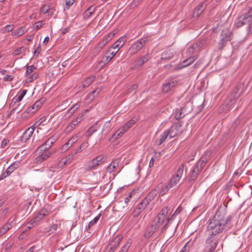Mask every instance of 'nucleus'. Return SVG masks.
<instances>
[{"mask_svg":"<svg viewBox=\"0 0 252 252\" xmlns=\"http://www.w3.org/2000/svg\"><path fill=\"white\" fill-rule=\"evenodd\" d=\"M231 217L227 215L223 210L218 211L211 219L206 227V233L217 235L227 230L230 227Z\"/></svg>","mask_w":252,"mask_h":252,"instance_id":"obj_1","label":"nucleus"},{"mask_svg":"<svg viewBox=\"0 0 252 252\" xmlns=\"http://www.w3.org/2000/svg\"><path fill=\"white\" fill-rule=\"evenodd\" d=\"M150 39L151 37L147 36L133 42L129 49L130 54L131 55L136 54Z\"/></svg>","mask_w":252,"mask_h":252,"instance_id":"obj_2","label":"nucleus"},{"mask_svg":"<svg viewBox=\"0 0 252 252\" xmlns=\"http://www.w3.org/2000/svg\"><path fill=\"white\" fill-rule=\"evenodd\" d=\"M232 34V32L227 28L222 30L220 34V40L218 43L219 50L222 49L225 43L231 40Z\"/></svg>","mask_w":252,"mask_h":252,"instance_id":"obj_3","label":"nucleus"},{"mask_svg":"<svg viewBox=\"0 0 252 252\" xmlns=\"http://www.w3.org/2000/svg\"><path fill=\"white\" fill-rule=\"evenodd\" d=\"M206 162L207 160L202 158L192 168L189 175L190 181H194L197 178L198 174L200 172Z\"/></svg>","mask_w":252,"mask_h":252,"instance_id":"obj_4","label":"nucleus"},{"mask_svg":"<svg viewBox=\"0 0 252 252\" xmlns=\"http://www.w3.org/2000/svg\"><path fill=\"white\" fill-rule=\"evenodd\" d=\"M157 195V190L156 189H152L138 205L137 208H139V210L143 211Z\"/></svg>","mask_w":252,"mask_h":252,"instance_id":"obj_5","label":"nucleus"},{"mask_svg":"<svg viewBox=\"0 0 252 252\" xmlns=\"http://www.w3.org/2000/svg\"><path fill=\"white\" fill-rule=\"evenodd\" d=\"M136 121L134 119H131L129 121H127L125 124L119 128L112 136L114 139H117L119 137L122 136L125 133H126L130 127L133 125Z\"/></svg>","mask_w":252,"mask_h":252,"instance_id":"obj_6","label":"nucleus"},{"mask_svg":"<svg viewBox=\"0 0 252 252\" xmlns=\"http://www.w3.org/2000/svg\"><path fill=\"white\" fill-rule=\"evenodd\" d=\"M103 162V157L101 156L96 157L91 161L88 162L85 166V170L89 171L95 169L97 166Z\"/></svg>","mask_w":252,"mask_h":252,"instance_id":"obj_7","label":"nucleus"},{"mask_svg":"<svg viewBox=\"0 0 252 252\" xmlns=\"http://www.w3.org/2000/svg\"><path fill=\"white\" fill-rule=\"evenodd\" d=\"M207 238L206 240V244L209 247V251L212 252L216 249L218 245V240L217 239L216 236L211 235V233H206Z\"/></svg>","mask_w":252,"mask_h":252,"instance_id":"obj_8","label":"nucleus"},{"mask_svg":"<svg viewBox=\"0 0 252 252\" xmlns=\"http://www.w3.org/2000/svg\"><path fill=\"white\" fill-rule=\"evenodd\" d=\"M184 166L183 164L179 165L175 175L171 179L169 183L173 187L180 180L184 172Z\"/></svg>","mask_w":252,"mask_h":252,"instance_id":"obj_9","label":"nucleus"},{"mask_svg":"<svg viewBox=\"0 0 252 252\" xmlns=\"http://www.w3.org/2000/svg\"><path fill=\"white\" fill-rule=\"evenodd\" d=\"M40 124L38 122L34 123L32 126L29 127L21 137V140L22 142H26L32 136L34 131L35 126H37Z\"/></svg>","mask_w":252,"mask_h":252,"instance_id":"obj_10","label":"nucleus"},{"mask_svg":"<svg viewBox=\"0 0 252 252\" xmlns=\"http://www.w3.org/2000/svg\"><path fill=\"white\" fill-rule=\"evenodd\" d=\"M237 89L232 94H231L226 99L225 102V106L223 108V111L228 110L232 106V104H234L236 99H237L239 94H238Z\"/></svg>","mask_w":252,"mask_h":252,"instance_id":"obj_11","label":"nucleus"},{"mask_svg":"<svg viewBox=\"0 0 252 252\" xmlns=\"http://www.w3.org/2000/svg\"><path fill=\"white\" fill-rule=\"evenodd\" d=\"M250 21V19L244 13L239 16L235 21L234 28H238L246 24L248 22Z\"/></svg>","mask_w":252,"mask_h":252,"instance_id":"obj_12","label":"nucleus"},{"mask_svg":"<svg viewBox=\"0 0 252 252\" xmlns=\"http://www.w3.org/2000/svg\"><path fill=\"white\" fill-rule=\"evenodd\" d=\"M173 186L170 183L167 185H165L162 184H159L157 187L154 189H156L157 191V194L158 193L159 196L164 195L168 190L172 188Z\"/></svg>","mask_w":252,"mask_h":252,"instance_id":"obj_13","label":"nucleus"},{"mask_svg":"<svg viewBox=\"0 0 252 252\" xmlns=\"http://www.w3.org/2000/svg\"><path fill=\"white\" fill-rule=\"evenodd\" d=\"M165 220L160 215H158L155 220V224L148 226L147 230H157Z\"/></svg>","mask_w":252,"mask_h":252,"instance_id":"obj_14","label":"nucleus"},{"mask_svg":"<svg viewBox=\"0 0 252 252\" xmlns=\"http://www.w3.org/2000/svg\"><path fill=\"white\" fill-rule=\"evenodd\" d=\"M126 41V36H123L119 38L111 46L110 49L112 50H116L117 53L119 51L120 48L124 45Z\"/></svg>","mask_w":252,"mask_h":252,"instance_id":"obj_15","label":"nucleus"},{"mask_svg":"<svg viewBox=\"0 0 252 252\" xmlns=\"http://www.w3.org/2000/svg\"><path fill=\"white\" fill-rule=\"evenodd\" d=\"M50 213V209L49 206H45L41 209L38 214L34 217L38 222L43 219V218L49 215Z\"/></svg>","mask_w":252,"mask_h":252,"instance_id":"obj_16","label":"nucleus"},{"mask_svg":"<svg viewBox=\"0 0 252 252\" xmlns=\"http://www.w3.org/2000/svg\"><path fill=\"white\" fill-rule=\"evenodd\" d=\"M89 112L88 109L80 113L75 119H74L70 124V126L74 128L79 123H80L85 118V114Z\"/></svg>","mask_w":252,"mask_h":252,"instance_id":"obj_17","label":"nucleus"},{"mask_svg":"<svg viewBox=\"0 0 252 252\" xmlns=\"http://www.w3.org/2000/svg\"><path fill=\"white\" fill-rule=\"evenodd\" d=\"M181 125L179 124H175L167 130L166 131L170 138L175 137L178 133Z\"/></svg>","mask_w":252,"mask_h":252,"instance_id":"obj_18","label":"nucleus"},{"mask_svg":"<svg viewBox=\"0 0 252 252\" xmlns=\"http://www.w3.org/2000/svg\"><path fill=\"white\" fill-rule=\"evenodd\" d=\"M55 152V151H45L41 155H39L36 158H35V162L37 163H41L44 160L47 159L50 156L53 155Z\"/></svg>","mask_w":252,"mask_h":252,"instance_id":"obj_19","label":"nucleus"},{"mask_svg":"<svg viewBox=\"0 0 252 252\" xmlns=\"http://www.w3.org/2000/svg\"><path fill=\"white\" fill-rule=\"evenodd\" d=\"M176 81L172 79L168 80L165 84H163L162 87V91L164 93H167L174 88L177 85Z\"/></svg>","mask_w":252,"mask_h":252,"instance_id":"obj_20","label":"nucleus"},{"mask_svg":"<svg viewBox=\"0 0 252 252\" xmlns=\"http://www.w3.org/2000/svg\"><path fill=\"white\" fill-rule=\"evenodd\" d=\"M114 35V33H109L105 35L97 44V48L101 49L110 41Z\"/></svg>","mask_w":252,"mask_h":252,"instance_id":"obj_21","label":"nucleus"},{"mask_svg":"<svg viewBox=\"0 0 252 252\" xmlns=\"http://www.w3.org/2000/svg\"><path fill=\"white\" fill-rule=\"evenodd\" d=\"M117 54V51H112L109 49L106 52V55L103 57L102 62L103 64L108 63Z\"/></svg>","mask_w":252,"mask_h":252,"instance_id":"obj_22","label":"nucleus"},{"mask_svg":"<svg viewBox=\"0 0 252 252\" xmlns=\"http://www.w3.org/2000/svg\"><path fill=\"white\" fill-rule=\"evenodd\" d=\"M207 6L206 2H202L195 7L193 12V16L198 17L205 10Z\"/></svg>","mask_w":252,"mask_h":252,"instance_id":"obj_23","label":"nucleus"},{"mask_svg":"<svg viewBox=\"0 0 252 252\" xmlns=\"http://www.w3.org/2000/svg\"><path fill=\"white\" fill-rule=\"evenodd\" d=\"M21 163L19 161H16L12 164H11L6 170L5 175L7 176H9L16 169L20 166Z\"/></svg>","mask_w":252,"mask_h":252,"instance_id":"obj_24","label":"nucleus"},{"mask_svg":"<svg viewBox=\"0 0 252 252\" xmlns=\"http://www.w3.org/2000/svg\"><path fill=\"white\" fill-rule=\"evenodd\" d=\"M56 141V138L54 136H52L49 138L44 143L39 146V148H44V150L50 148L52 145Z\"/></svg>","mask_w":252,"mask_h":252,"instance_id":"obj_25","label":"nucleus"},{"mask_svg":"<svg viewBox=\"0 0 252 252\" xmlns=\"http://www.w3.org/2000/svg\"><path fill=\"white\" fill-rule=\"evenodd\" d=\"M42 99L35 102L32 106L29 107L27 109L26 112L28 113H30L31 114L34 113L38 110L39 107H40L42 105Z\"/></svg>","mask_w":252,"mask_h":252,"instance_id":"obj_26","label":"nucleus"},{"mask_svg":"<svg viewBox=\"0 0 252 252\" xmlns=\"http://www.w3.org/2000/svg\"><path fill=\"white\" fill-rule=\"evenodd\" d=\"M119 161L118 159H115L113 160L110 164L107 167V171L109 173L114 172L116 169L118 167Z\"/></svg>","mask_w":252,"mask_h":252,"instance_id":"obj_27","label":"nucleus"},{"mask_svg":"<svg viewBox=\"0 0 252 252\" xmlns=\"http://www.w3.org/2000/svg\"><path fill=\"white\" fill-rule=\"evenodd\" d=\"M251 19L252 16V1L248 2L243 12Z\"/></svg>","mask_w":252,"mask_h":252,"instance_id":"obj_28","label":"nucleus"},{"mask_svg":"<svg viewBox=\"0 0 252 252\" xmlns=\"http://www.w3.org/2000/svg\"><path fill=\"white\" fill-rule=\"evenodd\" d=\"M27 91L26 90H23L22 91L21 94L19 95L18 96H15L12 101L11 105H12V103H19L23 99V97L26 94Z\"/></svg>","mask_w":252,"mask_h":252,"instance_id":"obj_29","label":"nucleus"},{"mask_svg":"<svg viewBox=\"0 0 252 252\" xmlns=\"http://www.w3.org/2000/svg\"><path fill=\"white\" fill-rule=\"evenodd\" d=\"M98 122L95 123L92 127H91L86 132V135L87 137H90L92 134L96 131L98 128Z\"/></svg>","mask_w":252,"mask_h":252,"instance_id":"obj_30","label":"nucleus"},{"mask_svg":"<svg viewBox=\"0 0 252 252\" xmlns=\"http://www.w3.org/2000/svg\"><path fill=\"white\" fill-rule=\"evenodd\" d=\"M26 32L25 27H22L14 31L12 33V36H15L19 37L20 36H21L22 35L24 34Z\"/></svg>","mask_w":252,"mask_h":252,"instance_id":"obj_31","label":"nucleus"},{"mask_svg":"<svg viewBox=\"0 0 252 252\" xmlns=\"http://www.w3.org/2000/svg\"><path fill=\"white\" fill-rule=\"evenodd\" d=\"M12 227V225L10 223L7 222L1 228H0V236L5 234L8 230Z\"/></svg>","mask_w":252,"mask_h":252,"instance_id":"obj_32","label":"nucleus"},{"mask_svg":"<svg viewBox=\"0 0 252 252\" xmlns=\"http://www.w3.org/2000/svg\"><path fill=\"white\" fill-rule=\"evenodd\" d=\"M74 154H72L66 156L64 158L62 159L60 163L62 165H65L67 163L71 162L74 158Z\"/></svg>","mask_w":252,"mask_h":252,"instance_id":"obj_33","label":"nucleus"},{"mask_svg":"<svg viewBox=\"0 0 252 252\" xmlns=\"http://www.w3.org/2000/svg\"><path fill=\"white\" fill-rule=\"evenodd\" d=\"M150 59V56L149 54H146L137 61V65L138 66L142 65L144 63L147 62Z\"/></svg>","mask_w":252,"mask_h":252,"instance_id":"obj_34","label":"nucleus"},{"mask_svg":"<svg viewBox=\"0 0 252 252\" xmlns=\"http://www.w3.org/2000/svg\"><path fill=\"white\" fill-rule=\"evenodd\" d=\"M94 78L95 77L94 76H91L87 78L82 84L83 88H86L90 85L94 81Z\"/></svg>","mask_w":252,"mask_h":252,"instance_id":"obj_35","label":"nucleus"},{"mask_svg":"<svg viewBox=\"0 0 252 252\" xmlns=\"http://www.w3.org/2000/svg\"><path fill=\"white\" fill-rule=\"evenodd\" d=\"M195 59H194V57H189L188 58L183 62L181 67H185L190 65L195 61Z\"/></svg>","mask_w":252,"mask_h":252,"instance_id":"obj_36","label":"nucleus"},{"mask_svg":"<svg viewBox=\"0 0 252 252\" xmlns=\"http://www.w3.org/2000/svg\"><path fill=\"white\" fill-rule=\"evenodd\" d=\"M131 243L132 241L130 239L126 241L124 246L122 247L119 252H127L131 244Z\"/></svg>","mask_w":252,"mask_h":252,"instance_id":"obj_37","label":"nucleus"},{"mask_svg":"<svg viewBox=\"0 0 252 252\" xmlns=\"http://www.w3.org/2000/svg\"><path fill=\"white\" fill-rule=\"evenodd\" d=\"M185 116V114L183 113L182 108H180L179 109H177L176 111V113L175 114V117L176 120H180L183 118Z\"/></svg>","mask_w":252,"mask_h":252,"instance_id":"obj_38","label":"nucleus"},{"mask_svg":"<svg viewBox=\"0 0 252 252\" xmlns=\"http://www.w3.org/2000/svg\"><path fill=\"white\" fill-rule=\"evenodd\" d=\"M168 136L169 135L168 134L166 130L164 131V132L160 135L158 145H159L161 144Z\"/></svg>","mask_w":252,"mask_h":252,"instance_id":"obj_39","label":"nucleus"},{"mask_svg":"<svg viewBox=\"0 0 252 252\" xmlns=\"http://www.w3.org/2000/svg\"><path fill=\"white\" fill-rule=\"evenodd\" d=\"M95 11V7L91 6H90L85 12V16L87 17H90L92 14Z\"/></svg>","mask_w":252,"mask_h":252,"instance_id":"obj_40","label":"nucleus"},{"mask_svg":"<svg viewBox=\"0 0 252 252\" xmlns=\"http://www.w3.org/2000/svg\"><path fill=\"white\" fill-rule=\"evenodd\" d=\"M169 209L168 207H164L162 209L161 212L158 215H160L163 218L166 219V216L168 213Z\"/></svg>","mask_w":252,"mask_h":252,"instance_id":"obj_41","label":"nucleus"},{"mask_svg":"<svg viewBox=\"0 0 252 252\" xmlns=\"http://www.w3.org/2000/svg\"><path fill=\"white\" fill-rule=\"evenodd\" d=\"M14 26L13 25H8L1 29V30L3 32H10L14 29Z\"/></svg>","mask_w":252,"mask_h":252,"instance_id":"obj_42","label":"nucleus"},{"mask_svg":"<svg viewBox=\"0 0 252 252\" xmlns=\"http://www.w3.org/2000/svg\"><path fill=\"white\" fill-rule=\"evenodd\" d=\"M35 69L36 67L33 65L28 66L26 68V76H29V75L31 74Z\"/></svg>","mask_w":252,"mask_h":252,"instance_id":"obj_43","label":"nucleus"},{"mask_svg":"<svg viewBox=\"0 0 252 252\" xmlns=\"http://www.w3.org/2000/svg\"><path fill=\"white\" fill-rule=\"evenodd\" d=\"M78 137V135L75 134L73 135L71 138H70L67 141V142L69 143V145L72 147V145L77 141Z\"/></svg>","mask_w":252,"mask_h":252,"instance_id":"obj_44","label":"nucleus"},{"mask_svg":"<svg viewBox=\"0 0 252 252\" xmlns=\"http://www.w3.org/2000/svg\"><path fill=\"white\" fill-rule=\"evenodd\" d=\"M205 43V40L203 39H201L200 40H199L198 42H197L195 44H194L193 45L195 46V48H200Z\"/></svg>","mask_w":252,"mask_h":252,"instance_id":"obj_45","label":"nucleus"},{"mask_svg":"<svg viewBox=\"0 0 252 252\" xmlns=\"http://www.w3.org/2000/svg\"><path fill=\"white\" fill-rule=\"evenodd\" d=\"M118 246L114 242H111L108 247L109 248V252H114Z\"/></svg>","mask_w":252,"mask_h":252,"instance_id":"obj_46","label":"nucleus"},{"mask_svg":"<svg viewBox=\"0 0 252 252\" xmlns=\"http://www.w3.org/2000/svg\"><path fill=\"white\" fill-rule=\"evenodd\" d=\"M100 216H101V214H99L97 216H96L94 219V220H91L90 223H89V227H91L92 226H93V225H94V224H95L96 223V222L99 220V219H100Z\"/></svg>","mask_w":252,"mask_h":252,"instance_id":"obj_47","label":"nucleus"},{"mask_svg":"<svg viewBox=\"0 0 252 252\" xmlns=\"http://www.w3.org/2000/svg\"><path fill=\"white\" fill-rule=\"evenodd\" d=\"M142 212H143L142 211L139 210V208H138L137 207L132 212V215L133 217L136 218V217H138Z\"/></svg>","mask_w":252,"mask_h":252,"instance_id":"obj_48","label":"nucleus"},{"mask_svg":"<svg viewBox=\"0 0 252 252\" xmlns=\"http://www.w3.org/2000/svg\"><path fill=\"white\" fill-rule=\"evenodd\" d=\"M25 48L24 47H21L15 49L14 52V54L15 55H18L25 52Z\"/></svg>","mask_w":252,"mask_h":252,"instance_id":"obj_49","label":"nucleus"},{"mask_svg":"<svg viewBox=\"0 0 252 252\" xmlns=\"http://www.w3.org/2000/svg\"><path fill=\"white\" fill-rule=\"evenodd\" d=\"M100 89H96L93 91L92 94L89 96V97L91 98L93 100L95 95H97L100 92Z\"/></svg>","mask_w":252,"mask_h":252,"instance_id":"obj_50","label":"nucleus"},{"mask_svg":"<svg viewBox=\"0 0 252 252\" xmlns=\"http://www.w3.org/2000/svg\"><path fill=\"white\" fill-rule=\"evenodd\" d=\"M169 52H170V50H169V51L164 52L161 54V59L170 60L172 58V56H168Z\"/></svg>","mask_w":252,"mask_h":252,"instance_id":"obj_51","label":"nucleus"},{"mask_svg":"<svg viewBox=\"0 0 252 252\" xmlns=\"http://www.w3.org/2000/svg\"><path fill=\"white\" fill-rule=\"evenodd\" d=\"M49 10V6L48 5H44L40 8V12L43 14H46Z\"/></svg>","mask_w":252,"mask_h":252,"instance_id":"obj_52","label":"nucleus"},{"mask_svg":"<svg viewBox=\"0 0 252 252\" xmlns=\"http://www.w3.org/2000/svg\"><path fill=\"white\" fill-rule=\"evenodd\" d=\"M195 49L196 48L195 46L192 45L188 47L187 49V52L188 53L189 55H190L193 53Z\"/></svg>","mask_w":252,"mask_h":252,"instance_id":"obj_53","label":"nucleus"},{"mask_svg":"<svg viewBox=\"0 0 252 252\" xmlns=\"http://www.w3.org/2000/svg\"><path fill=\"white\" fill-rule=\"evenodd\" d=\"M110 127H111L110 121H107L104 124L103 127L102 128V130L103 131L108 130Z\"/></svg>","mask_w":252,"mask_h":252,"instance_id":"obj_54","label":"nucleus"},{"mask_svg":"<svg viewBox=\"0 0 252 252\" xmlns=\"http://www.w3.org/2000/svg\"><path fill=\"white\" fill-rule=\"evenodd\" d=\"M38 75L36 73H33L32 74H30L28 77V81L30 82L33 81L34 80L37 78Z\"/></svg>","mask_w":252,"mask_h":252,"instance_id":"obj_55","label":"nucleus"},{"mask_svg":"<svg viewBox=\"0 0 252 252\" xmlns=\"http://www.w3.org/2000/svg\"><path fill=\"white\" fill-rule=\"evenodd\" d=\"M138 87L137 85L133 84L129 88H128L126 91V94H128L132 93V91L136 90Z\"/></svg>","mask_w":252,"mask_h":252,"instance_id":"obj_56","label":"nucleus"},{"mask_svg":"<svg viewBox=\"0 0 252 252\" xmlns=\"http://www.w3.org/2000/svg\"><path fill=\"white\" fill-rule=\"evenodd\" d=\"M122 238L123 237L122 236H117L116 237L113 242H114V243L119 246L120 243L122 240Z\"/></svg>","mask_w":252,"mask_h":252,"instance_id":"obj_57","label":"nucleus"},{"mask_svg":"<svg viewBox=\"0 0 252 252\" xmlns=\"http://www.w3.org/2000/svg\"><path fill=\"white\" fill-rule=\"evenodd\" d=\"M71 147V146L70 145H69V143L67 142L62 147L61 149L63 152H65L68 149H69Z\"/></svg>","mask_w":252,"mask_h":252,"instance_id":"obj_58","label":"nucleus"},{"mask_svg":"<svg viewBox=\"0 0 252 252\" xmlns=\"http://www.w3.org/2000/svg\"><path fill=\"white\" fill-rule=\"evenodd\" d=\"M76 0H65L66 6L68 9L75 1Z\"/></svg>","mask_w":252,"mask_h":252,"instance_id":"obj_59","label":"nucleus"},{"mask_svg":"<svg viewBox=\"0 0 252 252\" xmlns=\"http://www.w3.org/2000/svg\"><path fill=\"white\" fill-rule=\"evenodd\" d=\"M35 29L37 30L39 29L44 25L43 21H38L35 23Z\"/></svg>","mask_w":252,"mask_h":252,"instance_id":"obj_60","label":"nucleus"},{"mask_svg":"<svg viewBox=\"0 0 252 252\" xmlns=\"http://www.w3.org/2000/svg\"><path fill=\"white\" fill-rule=\"evenodd\" d=\"M146 230H147V231L145 233V235L147 237H149L151 236H152L156 230H147V229Z\"/></svg>","mask_w":252,"mask_h":252,"instance_id":"obj_61","label":"nucleus"},{"mask_svg":"<svg viewBox=\"0 0 252 252\" xmlns=\"http://www.w3.org/2000/svg\"><path fill=\"white\" fill-rule=\"evenodd\" d=\"M13 76L11 75H7L4 76L3 78V80L4 81H11L13 80Z\"/></svg>","mask_w":252,"mask_h":252,"instance_id":"obj_62","label":"nucleus"},{"mask_svg":"<svg viewBox=\"0 0 252 252\" xmlns=\"http://www.w3.org/2000/svg\"><path fill=\"white\" fill-rule=\"evenodd\" d=\"M9 140L7 139H4L1 141V147L2 148H5L8 144Z\"/></svg>","mask_w":252,"mask_h":252,"instance_id":"obj_63","label":"nucleus"},{"mask_svg":"<svg viewBox=\"0 0 252 252\" xmlns=\"http://www.w3.org/2000/svg\"><path fill=\"white\" fill-rule=\"evenodd\" d=\"M9 209L8 208H5L4 209H1L0 210L1 216H5L8 212Z\"/></svg>","mask_w":252,"mask_h":252,"instance_id":"obj_64","label":"nucleus"}]
</instances>
